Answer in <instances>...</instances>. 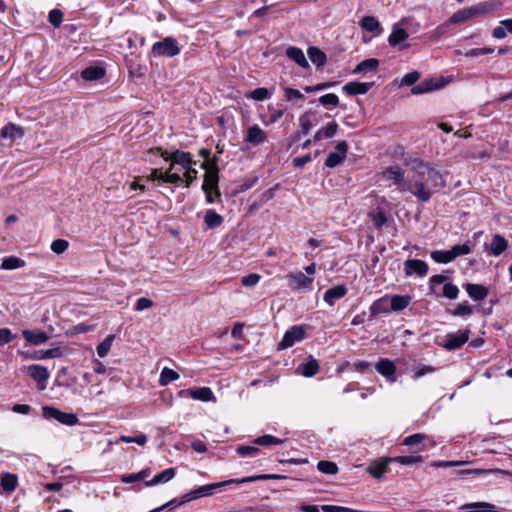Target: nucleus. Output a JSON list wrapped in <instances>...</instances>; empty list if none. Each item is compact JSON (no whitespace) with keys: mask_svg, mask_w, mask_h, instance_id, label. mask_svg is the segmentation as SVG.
Here are the masks:
<instances>
[{"mask_svg":"<svg viewBox=\"0 0 512 512\" xmlns=\"http://www.w3.org/2000/svg\"><path fill=\"white\" fill-rule=\"evenodd\" d=\"M380 176L384 180H392L393 183L398 186L400 191H408V182L405 181L404 172L399 167H388L380 174Z\"/></svg>","mask_w":512,"mask_h":512,"instance_id":"8","label":"nucleus"},{"mask_svg":"<svg viewBox=\"0 0 512 512\" xmlns=\"http://www.w3.org/2000/svg\"><path fill=\"white\" fill-rule=\"evenodd\" d=\"M318 470L327 475H334L338 472V466L335 462L322 460L317 464Z\"/></svg>","mask_w":512,"mask_h":512,"instance_id":"45","label":"nucleus"},{"mask_svg":"<svg viewBox=\"0 0 512 512\" xmlns=\"http://www.w3.org/2000/svg\"><path fill=\"white\" fill-rule=\"evenodd\" d=\"M17 484H18V479L15 474L5 473L1 477V486H2L3 490L8 493L13 492L16 489Z\"/></svg>","mask_w":512,"mask_h":512,"instance_id":"38","label":"nucleus"},{"mask_svg":"<svg viewBox=\"0 0 512 512\" xmlns=\"http://www.w3.org/2000/svg\"><path fill=\"white\" fill-rule=\"evenodd\" d=\"M285 100L290 102H297L304 99V95L297 89L290 87H283Z\"/></svg>","mask_w":512,"mask_h":512,"instance_id":"47","label":"nucleus"},{"mask_svg":"<svg viewBox=\"0 0 512 512\" xmlns=\"http://www.w3.org/2000/svg\"><path fill=\"white\" fill-rule=\"evenodd\" d=\"M0 134H1V136L3 138L14 139L17 135L21 136L22 135V131L16 125L8 124V125H6L5 127L2 128Z\"/></svg>","mask_w":512,"mask_h":512,"instance_id":"49","label":"nucleus"},{"mask_svg":"<svg viewBox=\"0 0 512 512\" xmlns=\"http://www.w3.org/2000/svg\"><path fill=\"white\" fill-rule=\"evenodd\" d=\"M458 294H459V289L456 285H454L452 283L444 284L443 292H442L443 297L453 300L458 297Z\"/></svg>","mask_w":512,"mask_h":512,"instance_id":"53","label":"nucleus"},{"mask_svg":"<svg viewBox=\"0 0 512 512\" xmlns=\"http://www.w3.org/2000/svg\"><path fill=\"white\" fill-rule=\"evenodd\" d=\"M474 18V15H473V11H472V8L471 7H468V8H463L461 10H458L457 12H455L451 17L450 19L448 20L447 23H445L443 26L441 27H438V31H443L446 27H448L450 24H453V25H458V24H462L470 19H473Z\"/></svg>","mask_w":512,"mask_h":512,"instance_id":"13","label":"nucleus"},{"mask_svg":"<svg viewBox=\"0 0 512 512\" xmlns=\"http://www.w3.org/2000/svg\"><path fill=\"white\" fill-rule=\"evenodd\" d=\"M49 22L55 27L59 28L63 21V13L59 9H53L49 12Z\"/></svg>","mask_w":512,"mask_h":512,"instance_id":"56","label":"nucleus"},{"mask_svg":"<svg viewBox=\"0 0 512 512\" xmlns=\"http://www.w3.org/2000/svg\"><path fill=\"white\" fill-rule=\"evenodd\" d=\"M428 264L419 259H408L404 262V273L407 277L417 275L424 277L428 273Z\"/></svg>","mask_w":512,"mask_h":512,"instance_id":"11","label":"nucleus"},{"mask_svg":"<svg viewBox=\"0 0 512 512\" xmlns=\"http://www.w3.org/2000/svg\"><path fill=\"white\" fill-rule=\"evenodd\" d=\"M267 140V134L258 126H250L245 136V141L254 146L264 143Z\"/></svg>","mask_w":512,"mask_h":512,"instance_id":"17","label":"nucleus"},{"mask_svg":"<svg viewBox=\"0 0 512 512\" xmlns=\"http://www.w3.org/2000/svg\"><path fill=\"white\" fill-rule=\"evenodd\" d=\"M370 316L375 317L379 314L388 313L390 309V301L387 295L375 300L370 306Z\"/></svg>","mask_w":512,"mask_h":512,"instance_id":"24","label":"nucleus"},{"mask_svg":"<svg viewBox=\"0 0 512 512\" xmlns=\"http://www.w3.org/2000/svg\"><path fill=\"white\" fill-rule=\"evenodd\" d=\"M420 79V73L418 71H412L404 75L401 80V85L411 86L415 84Z\"/></svg>","mask_w":512,"mask_h":512,"instance_id":"58","label":"nucleus"},{"mask_svg":"<svg viewBox=\"0 0 512 512\" xmlns=\"http://www.w3.org/2000/svg\"><path fill=\"white\" fill-rule=\"evenodd\" d=\"M431 258L435 262L442 263V264H446V263H449V262L454 260L452 255H451L450 250H435V251H432L431 252Z\"/></svg>","mask_w":512,"mask_h":512,"instance_id":"44","label":"nucleus"},{"mask_svg":"<svg viewBox=\"0 0 512 512\" xmlns=\"http://www.w3.org/2000/svg\"><path fill=\"white\" fill-rule=\"evenodd\" d=\"M427 436L422 433H416L410 436H407L402 441V445L408 446L413 449L414 452H421L425 450V439Z\"/></svg>","mask_w":512,"mask_h":512,"instance_id":"20","label":"nucleus"},{"mask_svg":"<svg viewBox=\"0 0 512 512\" xmlns=\"http://www.w3.org/2000/svg\"><path fill=\"white\" fill-rule=\"evenodd\" d=\"M28 372L31 378H33L38 383H44L49 378V372L47 368L34 364L28 367Z\"/></svg>","mask_w":512,"mask_h":512,"instance_id":"31","label":"nucleus"},{"mask_svg":"<svg viewBox=\"0 0 512 512\" xmlns=\"http://www.w3.org/2000/svg\"><path fill=\"white\" fill-rule=\"evenodd\" d=\"M22 336L31 345H41L49 339L47 333L42 330H23Z\"/></svg>","mask_w":512,"mask_h":512,"instance_id":"21","label":"nucleus"},{"mask_svg":"<svg viewBox=\"0 0 512 512\" xmlns=\"http://www.w3.org/2000/svg\"><path fill=\"white\" fill-rule=\"evenodd\" d=\"M261 276L257 273H251L247 276H244L241 279V284L246 287H252L259 283Z\"/></svg>","mask_w":512,"mask_h":512,"instance_id":"59","label":"nucleus"},{"mask_svg":"<svg viewBox=\"0 0 512 512\" xmlns=\"http://www.w3.org/2000/svg\"><path fill=\"white\" fill-rule=\"evenodd\" d=\"M494 48H490V47H484V48H473L469 51L466 52V57H477V56H481V55H486V54H492L494 53Z\"/></svg>","mask_w":512,"mask_h":512,"instance_id":"61","label":"nucleus"},{"mask_svg":"<svg viewBox=\"0 0 512 512\" xmlns=\"http://www.w3.org/2000/svg\"><path fill=\"white\" fill-rule=\"evenodd\" d=\"M42 414L45 418H52L67 426H74L78 423V417L73 413H66L58 410L55 407L44 406Z\"/></svg>","mask_w":512,"mask_h":512,"instance_id":"5","label":"nucleus"},{"mask_svg":"<svg viewBox=\"0 0 512 512\" xmlns=\"http://www.w3.org/2000/svg\"><path fill=\"white\" fill-rule=\"evenodd\" d=\"M473 313V307L467 303L458 304L457 307L451 311L453 316H467Z\"/></svg>","mask_w":512,"mask_h":512,"instance_id":"57","label":"nucleus"},{"mask_svg":"<svg viewBox=\"0 0 512 512\" xmlns=\"http://www.w3.org/2000/svg\"><path fill=\"white\" fill-rule=\"evenodd\" d=\"M339 126L335 121L329 122L326 126L320 128L314 135V141L329 139L336 135Z\"/></svg>","mask_w":512,"mask_h":512,"instance_id":"26","label":"nucleus"},{"mask_svg":"<svg viewBox=\"0 0 512 512\" xmlns=\"http://www.w3.org/2000/svg\"><path fill=\"white\" fill-rule=\"evenodd\" d=\"M410 296L394 295L389 298L390 309L393 311H400L405 309L410 303Z\"/></svg>","mask_w":512,"mask_h":512,"instance_id":"37","label":"nucleus"},{"mask_svg":"<svg viewBox=\"0 0 512 512\" xmlns=\"http://www.w3.org/2000/svg\"><path fill=\"white\" fill-rule=\"evenodd\" d=\"M69 247V243L65 239H56L51 243V250L56 254L64 253Z\"/></svg>","mask_w":512,"mask_h":512,"instance_id":"55","label":"nucleus"},{"mask_svg":"<svg viewBox=\"0 0 512 512\" xmlns=\"http://www.w3.org/2000/svg\"><path fill=\"white\" fill-rule=\"evenodd\" d=\"M114 341V335H108L98 346H97V354L99 357L104 358L108 355L112 343Z\"/></svg>","mask_w":512,"mask_h":512,"instance_id":"46","label":"nucleus"},{"mask_svg":"<svg viewBox=\"0 0 512 512\" xmlns=\"http://www.w3.org/2000/svg\"><path fill=\"white\" fill-rule=\"evenodd\" d=\"M469 333V330L448 333L442 343V347L448 351L459 349L469 340Z\"/></svg>","mask_w":512,"mask_h":512,"instance_id":"9","label":"nucleus"},{"mask_svg":"<svg viewBox=\"0 0 512 512\" xmlns=\"http://www.w3.org/2000/svg\"><path fill=\"white\" fill-rule=\"evenodd\" d=\"M446 82L442 79L441 82H437L435 79H425L421 83L417 84L411 89V93L414 95H420L424 93H429L434 90L440 89L444 87Z\"/></svg>","mask_w":512,"mask_h":512,"instance_id":"12","label":"nucleus"},{"mask_svg":"<svg viewBox=\"0 0 512 512\" xmlns=\"http://www.w3.org/2000/svg\"><path fill=\"white\" fill-rule=\"evenodd\" d=\"M153 153L159 154L164 160L169 161L170 170H173L176 165L181 166L183 169L190 168V166L195 163L190 153L180 150L169 153L158 147L153 150Z\"/></svg>","mask_w":512,"mask_h":512,"instance_id":"3","label":"nucleus"},{"mask_svg":"<svg viewBox=\"0 0 512 512\" xmlns=\"http://www.w3.org/2000/svg\"><path fill=\"white\" fill-rule=\"evenodd\" d=\"M321 509L324 512H353L352 509L337 505H322Z\"/></svg>","mask_w":512,"mask_h":512,"instance_id":"64","label":"nucleus"},{"mask_svg":"<svg viewBox=\"0 0 512 512\" xmlns=\"http://www.w3.org/2000/svg\"><path fill=\"white\" fill-rule=\"evenodd\" d=\"M347 294V288L345 285H337L329 288L324 294V301L329 305L333 306L335 302L343 298Z\"/></svg>","mask_w":512,"mask_h":512,"instance_id":"22","label":"nucleus"},{"mask_svg":"<svg viewBox=\"0 0 512 512\" xmlns=\"http://www.w3.org/2000/svg\"><path fill=\"white\" fill-rule=\"evenodd\" d=\"M393 462V459L388 457L385 459L375 460L368 467L367 472L374 478H380L388 471V465Z\"/></svg>","mask_w":512,"mask_h":512,"instance_id":"16","label":"nucleus"},{"mask_svg":"<svg viewBox=\"0 0 512 512\" xmlns=\"http://www.w3.org/2000/svg\"><path fill=\"white\" fill-rule=\"evenodd\" d=\"M272 95V92L269 91L267 88H257L253 91L250 92V94L248 95L249 98H252L256 101H263L265 99H268L270 98Z\"/></svg>","mask_w":512,"mask_h":512,"instance_id":"50","label":"nucleus"},{"mask_svg":"<svg viewBox=\"0 0 512 512\" xmlns=\"http://www.w3.org/2000/svg\"><path fill=\"white\" fill-rule=\"evenodd\" d=\"M408 36L405 29L394 26L392 33L389 35L388 42L392 47H395L405 41Z\"/></svg>","mask_w":512,"mask_h":512,"instance_id":"35","label":"nucleus"},{"mask_svg":"<svg viewBox=\"0 0 512 512\" xmlns=\"http://www.w3.org/2000/svg\"><path fill=\"white\" fill-rule=\"evenodd\" d=\"M508 247V241L500 234H495L490 243L489 251L494 256L501 255Z\"/></svg>","mask_w":512,"mask_h":512,"instance_id":"27","label":"nucleus"},{"mask_svg":"<svg viewBox=\"0 0 512 512\" xmlns=\"http://www.w3.org/2000/svg\"><path fill=\"white\" fill-rule=\"evenodd\" d=\"M360 24L364 30L368 32H373L375 35H379L382 32L380 23L374 16L363 17Z\"/></svg>","mask_w":512,"mask_h":512,"instance_id":"33","label":"nucleus"},{"mask_svg":"<svg viewBox=\"0 0 512 512\" xmlns=\"http://www.w3.org/2000/svg\"><path fill=\"white\" fill-rule=\"evenodd\" d=\"M183 182V177L178 173H173L170 168L165 172L164 183L179 184Z\"/></svg>","mask_w":512,"mask_h":512,"instance_id":"62","label":"nucleus"},{"mask_svg":"<svg viewBox=\"0 0 512 512\" xmlns=\"http://www.w3.org/2000/svg\"><path fill=\"white\" fill-rule=\"evenodd\" d=\"M307 54L311 62L315 64L317 67H322L327 62L326 54L317 47H309L307 50Z\"/></svg>","mask_w":512,"mask_h":512,"instance_id":"32","label":"nucleus"},{"mask_svg":"<svg viewBox=\"0 0 512 512\" xmlns=\"http://www.w3.org/2000/svg\"><path fill=\"white\" fill-rule=\"evenodd\" d=\"M63 355L61 348H51L43 352H39L37 355H35L36 359L42 360V359H50V358H58Z\"/></svg>","mask_w":512,"mask_h":512,"instance_id":"51","label":"nucleus"},{"mask_svg":"<svg viewBox=\"0 0 512 512\" xmlns=\"http://www.w3.org/2000/svg\"><path fill=\"white\" fill-rule=\"evenodd\" d=\"M467 294L470 298H472L474 301H482L488 296V289L481 285V284H472L467 283L464 286Z\"/></svg>","mask_w":512,"mask_h":512,"instance_id":"23","label":"nucleus"},{"mask_svg":"<svg viewBox=\"0 0 512 512\" xmlns=\"http://www.w3.org/2000/svg\"><path fill=\"white\" fill-rule=\"evenodd\" d=\"M151 52L156 57H174L180 53V48L174 38L166 37L162 41L155 42Z\"/></svg>","mask_w":512,"mask_h":512,"instance_id":"4","label":"nucleus"},{"mask_svg":"<svg viewBox=\"0 0 512 512\" xmlns=\"http://www.w3.org/2000/svg\"><path fill=\"white\" fill-rule=\"evenodd\" d=\"M450 252H451L453 259H455L459 256L470 254L471 247L467 243L461 244V245H454L450 249Z\"/></svg>","mask_w":512,"mask_h":512,"instance_id":"54","label":"nucleus"},{"mask_svg":"<svg viewBox=\"0 0 512 512\" xmlns=\"http://www.w3.org/2000/svg\"><path fill=\"white\" fill-rule=\"evenodd\" d=\"M379 66V61L375 58H369L360 62L354 69V73H364L368 70H376Z\"/></svg>","mask_w":512,"mask_h":512,"instance_id":"43","label":"nucleus"},{"mask_svg":"<svg viewBox=\"0 0 512 512\" xmlns=\"http://www.w3.org/2000/svg\"><path fill=\"white\" fill-rule=\"evenodd\" d=\"M288 286L293 291H310L314 278L306 276L303 272L289 273L287 275Z\"/></svg>","mask_w":512,"mask_h":512,"instance_id":"6","label":"nucleus"},{"mask_svg":"<svg viewBox=\"0 0 512 512\" xmlns=\"http://www.w3.org/2000/svg\"><path fill=\"white\" fill-rule=\"evenodd\" d=\"M180 394H187L195 400L204 402L215 400V396L209 387L181 390Z\"/></svg>","mask_w":512,"mask_h":512,"instance_id":"18","label":"nucleus"},{"mask_svg":"<svg viewBox=\"0 0 512 512\" xmlns=\"http://www.w3.org/2000/svg\"><path fill=\"white\" fill-rule=\"evenodd\" d=\"M236 452L241 456H255L259 452V449L255 446L239 445L236 448Z\"/></svg>","mask_w":512,"mask_h":512,"instance_id":"60","label":"nucleus"},{"mask_svg":"<svg viewBox=\"0 0 512 512\" xmlns=\"http://www.w3.org/2000/svg\"><path fill=\"white\" fill-rule=\"evenodd\" d=\"M318 101L323 106L336 107L339 104V98L334 93H328V94L322 95L319 97Z\"/></svg>","mask_w":512,"mask_h":512,"instance_id":"52","label":"nucleus"},{"mask_svg":"<svg viewBox=\"0 0 512 512\" xmlns=\"http://www.w3.org/2000/svg\"><path fill=\"white\" fill-rule=\"evenodd\" d=\"M218 168L214 167L212 169H208L204 176V183L202 185L203 190L214 189L215 195L220 196V192L218 189Z\"/></svg>","mask_w":512,"mask_h":512,"instance_id":"19","label":"nucleus"},{"mask_svg":"<svg viewBox=\"0 0 512 512\" xmlns=\"http://www.w3.org/2000/svg\"><path fill=\"white\" fill-rule=\"evenodd\" d=\"M392 459H393V462H397L402 465H410V464H417V463L423 462V457L420 455L397 456Z\"/></svg>","mask_w":512,"mask_h":512,"instance_id":"48","label":"nucleus"},{"mask_svg":"<svg viewBox=\"0 0 512 512\" xmlns=\"http://www.w3.org/2000/svg\"><path fill=\"white\" fill-rule=\"evenodd\" d=\"M106 74L104 68L100 66H89L81 72V77L86 81H96L103 78Z\"/></svg>","mask_w":512,"mask_h":512,"instance_id":"30","label":"nucleus"},{"mask_svg":"<svg viewBox=\"0 0 512 512\" xmlns=\"http://www.w3.org/2000/svg\"><path fill=\"white\" fill-rule=\"evenodd\" d=\"M316 121V113L313 111H307L302 114L299 118V124L301 128V133L303 135H307L311 128L315 125Z\"/></svg>","mask_w":512,"mask_h":512,"instance_id":"28","label":"nucleus"},{"mask_svg":"<svg viewBox=\"0 0 512 512\" xmlns=\"http://www.w3.org/2000/svg\"><path fill=\"white\" fill-rule=\"evenodd\" d=\"M175 476V469L174 468H168L161 473L155 475L150 481L146 482L145 484L147 486H153L160 483H166L173 479Z\"/></svg>","mask_w":512,"mask_h":512,"instance_id":"34","label":"nucleus"},{"mask_svg":"<svg viewBox=\"0 0 512 512\" xmlns=\"http://www.w3.org/2000/svg\"><path fill=\"white\" fill-rule=\"evenodd\" d=\"M286 56L295 63H297L300 67L305 69L309 68V63L302 49L295 46H290L286 49Z\"/></svg>","mask_w":512,"mask_h":512,"instance_id":"25","label":"nucleus"},{"mask_svg":"<svg viewBox=\"0 0 512 512\" xmlns=\"http://www.w3.org/2000/svg\"><path fill=\"white\" fill-rule=\"evenodd\" d=\"M501 6H502V3L500 1L492 0V1L478 3L477 5L472 6L471 8L473 11L474 18H476V17L490 14L493 11L500 9Z\"/></svg>","mask_w":512,"mask_h":512,"instance_id":"15","label":"nucleus"},{"mask_svg":"<svg viewBox=\"0 0 512 512\" xmlns=\"http://www.w3.org/2000/svg\"><path fill=\"white\" fill-rule=\"evenodd\" d=\"M184 170L185 173L183 181L185 182L186 186L189 187L197 177V170L193 168L192 165L190 166V168H186Z\"/></svg>","mask_w":512,"mask_h":512,"instance_id":"63","label":"nucleus"},{"mask_svg":"<svg viewBox=\"0 0 512 512\" xmlns=\"http://www.w3.org/2000/svg\"><path fill=\"white\" fill-rule=\"evenodd\" d=\"M370 87V83L349 82L343 86V90L348 95H363L369 91Z\"/></svg>","mask_w":512,"mask_h":512,"instance_id":"29","label":"nucleus"},{"mask_svg":"<svg viewBox=\"0 0 512 512\" xmlns=\"http://www.w3.org/2000/svg\"><path fill=\"white\" fill-rule=\"evenodd\" d=\"M301 373L305 377H312L316 375L319 371V363L315 358H310L306 363L301 365Z\"/></svg>","mask_w":512,"mask_h":512,"instance_id":"39","label":"nucleus"},{"mask_svg":"<svg viewBox=\"0 0 512 512\" xmlns=\"http://www.w3.org/2000/svg\"><path fill=\"white\" fill-rule=\"evenodd\" d=\"M284 442L283 439H280L278 437H275L273 435H262L257 437L254 440V444L260 445V446H272V445H280Z\"/></svg>","mask_w":512,"mask_h":512,"instance_id":"42","label":"nucleus"},{"mask_svg":"<svg viewBox=\"0 0 512 512\" xmlns=\"http://www.w3.org/2000/svg\"><path fill=\"white\" fill-rule=\"evenodd\" d=\"M412 170L407 189L421 202H428L435 191L446 185L443 175L430 163L415 160Z\"/></svg>","mask_w":512,"mask_h":512,"instance_id":"1","label":"nucleus"},{"mask_svg":"<svg viewBox=\"0 0 512 512\" xmlns=\"http://www.w3.org/2000/svg\"><path fill=\"white\" fill-rule=\"evenodd\" d=\"M204 222L209 228L214 229L222 224L223 217L214 210H209L204 217Z\"/></svg>","mask_w":512,"mask_h":512,"instance_id":"41","label":"nucleus"},{"mask_svg":"<svg viewBox=\"0 0 512 512\" xmlns=\"http://www.w3.org/2000/svg\"><path fill=\"white\" fill-rule=\"evenodd\" d=\"M335 149L336 151L329 153L325 160V165L329 168H335L345 160L348 144L346 141H341L336 145Z\"/></svg>","mask_w":512,"mask_h":512,"instance_id":"10","label":"nucleus"},{"mask_svg":"<svg viewBox=\"0 0 512 512\" xmlns=\"http://www.w3.org/2000/svg\"><path fill=\"white\" fill-rule=\"evenodd\" d=\"M283 478H285V477L280 476V475L263 474V475H257V476H249V477H245L242 479H229V480H225L222 482H217V483L200 486L197 489H198L199 497L201 498V497L212 495L216 489L225 487V486H228L231 484L251 483V482H255V481H259V480L283 479Z\"/></svg>","mask_w":512,"mask_h":512,"instance_id":"2","label":"nucleus"},{"mask_svg":"<svg viewBox=\"0 0 512 512\" xmlns=\"http://www.w3.org/2000/svg\"><path fill=\"white\" fill-rule=\"evenodd\" d=\"M25 266V261L16 256L5 257L2 260L0 269L2 270H14Z\"/></svg>","mask_w":512,"mask_h":512,"instance_id":"36","label":"nucleus"},{"mask_svg":"<svg viewBox=\"0 0 512 512\" xmlns=\"http://www.w3.org/2000/svg\"><path fill=\"white\" fill-rule=\"evenodd\" d=\"M305 335L306 332L302 326H292L285 332L283 339L278 344V349L283 350L292 347L296 342L304 339Z\"/></svg>","mask_w":512,"mask_h":512,"instance_id":"7","label":"nucleus"},{"mask_svg":"<svg viewBox=\"0 0 512 512\" xmlns=\"http://www.w3.org/2000/svg\"><path fill=\"white\" fill-rule=\"evenodd\" d=\"M177 379H179V374L176 371L168 367H164L160 373L159 384L161 386H166Z\"/></svg>","mask_w":512,"mask_h":512,"instance_id":"40","label":"nucleus"},{"mask_svg":"<svg viewBox=\"0 0 512 512\" xmlns=\"http://www.w3.org/2000/svg\"><path fill=\"white\" fill-rule=\"evenodd\" d=\"M378 373L384 376L388 381L395 382L396 366L389 359H380L375 366Z\"/></svg>","mask_w":512,"mask_h":512,"instance_id":"14","label":"nucleus"}]
</instances>
